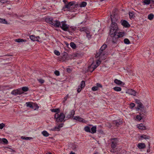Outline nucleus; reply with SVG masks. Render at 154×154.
I'll list each match as a JSON object with an SVG mask.
<instances>
[{"mask_svg":"<svg viewBox=\"0 0 154 154\" xmlns=\"http://www.w3.org/2000/svg\"><path fill=\"white\" fill-rule=\"evenodd\" d=\"M107 45L106 44H103L100 49L99 52L97 53L95 56L97 57H100L104 56L106 54L105 49L107 48Z\"/></svg>","mask_w":154,"mask_h":154,"instance_id":"1","label":"nucleus"},{"mask_svg":"<svg viewBox=\"0 0 154 154\" xmlns=\"http://www.w3.org/2000/svg\"><path fill=\"white\" fill-rule=\"evenodd\" d=\"M54 118L56 119V122H62L65 118V116L63 112H61L59 113H56L54 116Z\"/></svg>","mask_w":154,"mask_h":154,"instance_id":"2","label":"nucleus"},{"mask_svg":"<svg viewBox=\"0 0 154 154\" xmlns=\"http://www.w3.org/2000/svg\"><path fill=\"white\" fill-rule=\"evenodd\" d=\"M117 24L116 23H112L110 30L109 34L111 36L116 33L119 30Z\"/></svg>","mask_w":154,"mask_h":154,"instance_id":"3","label":"nucleus"},{"mask_svg":"<svg viewBox=\"0 0 154 154\" xmlns=\"http://www.w3.org/2000/svg\"><path fill=\"white\" fill-rule=\"evenodd\" d=\"M59 22V26H56V27H60L64 31H68L70 32V29H69V26L66 24V22L62 21L61 23Z\"/></svg>","mask_w":154,"mask_h":154,"instance_id":"4","label":"nucleus"},{"mask_svg":"<svg viewBox=\"0 0 154 154\" xmlns=\"http://www.w3.org/2000/svg\"><path fill=\"white\" fill-rule=\"evenodd\" d=\"M125 33L123 32H119V30L116 32V33H114V34L111 35V37L112 38L113 40V42L115 43L114 40V39H116L122 37L124 35Z\"/></svg>","mask_w":154,"mask_h":154,"instance_id":"5","label":"nucleus"},{"mask_svg":"<svg viewBox=\"0 0 154 154\" xmlns=\"http://www.w3.org/2000/svg\"><path fill=\"white\" fill-rule=\"evenodd\" d=\"M45 21L47 23L51 24L55 27L59 26V22L57 20H54L52 18H47L46 19Z\"/></svg>","mask_w":154,"mask_h":154,"instance_id":"6","label":"nucleus"},{"mask_svg":"<svg viewBox=\"0 0 154 154\" xmlns=\"http://www.w3.org/2000/svg\"><path fill=\"white\" fill-rule=\"evenodd\" d=\"M111 142L110 144V147H116L118 145V140L117 138L112 139L111 140Z\"/></svg>","mask_w":154,"mask_h":154,"instance_id":"7","label":"nucleus"},{"mask_svg":"<svg viewBox=\"0 0 154 154\" xmlns=\"http://www.w3.org/2000/svg\"><path fill=\"white\" fill-rule=\"evenodd\" d=\"M111 142L110 144V147H116L118 145V140L117 138L112 139L111 140Z\"/></svg>","mask_w":154,"mask_h":154,"instance_id":"8","label":"nucleus"},{"mask_svg":"<svg viewBox=\"0 0 154 154\" xmlns=\"http://www.w3.org/2000/svg\"><path fill=\"white\" fill-rule=\"evenodd\" d=\"M111 18L112 23H116V22L118 20V16L117 14H115L111 15Z\"/></svg>","mask_w":154,"mask_h":154,"instance_id":"9","label":"nucleus"},{"mask_svg":"<svg viewBox=\"0 0 154 154\" xmlns=\"http://www.w3.org/2000/svg\"><path fill=\"white\" fill-rule=\"evenodd\" d=\"M112 123L116 126L118 127L123 123V121L121 119L113 121Z\"/></svg>","mask_w":154,"mask_h":154,"instance_id":"10","label":"nucleus"},{"mask_svg":"<svg viewBox=\"0 0 154 154\" xmlns=\"http://www.w3.org/2000/svg\"><path fill=\"white\" fill-rule=\"evenodd\" d=\"M75 114V111L73 110H71L69 113L66 116V119H68L70 118H73Z\"/></svg>","mask_w":154,"mask_h":154,"instance_id":"11","label":"nucleus"},{"mask_svg":"<svg viewBox=\"0 0 154 154\" xmlns=\"http://www.w3.org/2000/svg\"><path fill=\"white\" fill-rule=\"evenodd\" d=\"M26 104L27 107H29L32 109H34V106L35 105H36V106L37 107V108H38L39 107L36 104H35V103H34L28 102L26 103Z\"/></svg>","mask_w":154,"mask_h":154,"instance_id":"12","label":"nucleus"},{"mask_svg":"<svg viewBox=\"0 0 154 154\" xmlns=\"http://www.w3.org/2000/svg\"><path fill=\"white\" fill-rule=\"evenodd\" d=\"M74 2H68L65 5L64 7H63V9H65V8L69 9L70 7L74 5Z\"/></svg>","mask_w":154,"mask_h":154,"instance_id":"13","label":"nucleus"},{"mask_svg":"<svg viewBox=\"0 0 154 154\" xmlns=\"http://www.w3.org/2000/svg\"><path fill=\"white\" fill-rule=\"evenodd\" d=\"M97 67L96 65H93L92 63L90 66L88 67V70L91 72H92Z\"/></svg>","mask_w":154,"mask_h":154,"instance_id":"14","label":"nucleus"},{"mask_svg":"<svg viewBox=\"0 0 154 154\" xmlns=\"http://www.w3.org/2000/svg\"><path fill=\"white\" fill-rule=\"evenodd\" d=\"M73 119L83 123L85 122V121L83 119L79 116H75L73 118Z\"/></svg>","mask_w":154,"mask_h":154,"instance_id":"15","label":"nucleus"},{"mask_svg":"<svg viewBox=\"0 0 154 154\" xmlns=\"http://www.w3.org/2000/svg\"><path fill=\"white\" fill-rule=\"evenodd\" d=\"M121 23L125 27H129L130 26L128 23L125 20H122Z\"/></svg>","mask_w":154,"mask_h":154,"instance_id":"16","label":"nucleus"},{"mask_svg":"<svg viewBox=\"0 0 154 154\" xmlns=\"http://www.w3.org/2000/svg\"><path fill=\"white\" fill-rule=\"evenodd\" d=\"M126 93L128 94H129L133 95L134 96L136 95V91L132 89H129L128 90V91H126Z\"/></svg>","mask_w":154,"mask_h":154,"instance_id":"17","label":"nucleus"},{"mask_svg":"<svg viewBox=\"0 0 154 154\" xmlns=\"http://www.w3.org/2000/svg\"><path fill=\"white\" fill-rule=\"evenodd\" d=\"M110 152L112 153H114L116 152V154H119V153L118 152V149L116 147H110Z\"/></svg>","mask_w":154,"mask_h":154,"instance_id":"18","label":"nucleus"},{"mask_svg":"<svg viewBox=\"0 0 154 154\" xmlns=\"http://www.w3.org/2000/svg\"><path fill=\"white\" fill-rule=\"evenodd\" d=\"M114 82L115 83L118 85H124L125 84L120 80L116 79L114 80Z\"/></svg>","mask_w":154,"mask_h":154,"instance_id":"19","label":"nucleus"},{"mask_svg":"<svg viewBox=\"0 0 154 154\" xmlns=\"http://www.w3.org/2000/svg\"><path fill=\"white\" fill-rule=\"evenodd\" d=\"M79 30L81 32H84L86 33L89 31V30L87 27H84L80 28L79 29Z\"/></svg>","mask_w":154,"mask_h":154,"instance_id":"20","label":"nucleus"},{"mask_svg":"<svg viewBox=\"0 0 154 154\" xmlns=\"http://www.w3.org/2000/svg\"><path fill=\"white\" fill-rule=\"evenodd\" d=\"M140 138H141V140H143V139H145L146 140L149 139L150 138V137L146 135L143 134L140 136Z\"/></svg>","mask_w":154,"mask_h":154,"instance_id":"21","label":"nucleus"},{"mask_svg":"<svg viewBox=\"0 0 154 154\" xmlns=\"http://www.w3.org/2000/svg\"><path fill=\"white\" fill-rule=\"evenodd\" d=\"M137 127L139 129L141 130H146V127L142 123H141L139 125H138Z\"/></svg>","mask_w":154,"mask_h":154,"instance_id":"22","label":"nucleus"},{"mask_svg":"<svg viewBox=\"0 0 154 154\" xmlns=\"http://www.w3.org/2000/svg\"><path fill=\"white\" fill-rule=\"evenodd\" d=\"M139 149H144L146 147L144 143H140L137 145Z\"/></svg>","mask_w":154,"mask_h":154,"instance_id":"23","label":"nucleus"},{"mask_svg":"<svg viewBox=\"0 0 154 154\" xmlns=\"http://www.w3.org/2000/svg\"><path fill=\"white\" fill-rule=\"evenodd\" d=\"M15 42L18 43L22 42H26V40L22 39L21 38L15 39Z\"/></svg>","mask_w":154,"mask_h":154,"instance_id":"24","label":"nucleus"},{"mask_svg":"<svg viewBox=\"0 0 154 154\" xmlns=\"http://www.w3.org/2000/svg\"><path fill=\"white\" fill-rule=\"evenodd\" d=\"M30 39L33 41H38V38H39V37H35L34 35H30Z\"/></svg>","mask_w":154,"mask_h":154,"instance_id":"25","label":"nucleus"},{"mask_svg":"<svg viewBox=\"0 0 154 154\" xmlns=\"http://www.w3.org/2000/svg\"><path fill=\"white\" fill-rule=\"evenodd\" d=\"M97 127L96 126H93L91 128V133L92 134H94L96 133Z\"/></svg>","mask_w":154,"mask_h":154,"instance_id":"26","label":"nucleus"},{"mask_svg":"<svg viewBox=\"0 0 154 154\" xmlns=\"http://www.w3.org/2000/svg\"><path fill=\"white\" fill-rule=\"evenodd\" d=\"M140 115H137L136 116V118L139 121L140 120L143 118V116L142 115L141 113L140 114Z\"/></svg>","mask_w":154,"mask_h":154,"instance_id":"27","label":"nucleus"},{"mask_svg":"<svg viewBox=\"0 0 154 154\" xmlns=\"http://www.w3.org/2000/svg\"><path fill=\"white\" fill-rule=\"evenodd\" d=\"M84 129L85 131L87 132H91L90 128L88 126H86L85 127Z\"/></svg>","mask_w":154,"mask_h":154,"instance_id":"28","label":"nucleus"},{"mask_svg":"<svg viewBox=\"0 0 154 154\" xmlns=\"http://www.w3.org/2000/svg\"><path fill=\"white\" fill-rule=\"evenodd\" d=\"M86 33V34L87 37L88 39H90L91 38L92 35L90 34L89 30Z\"/></svg>","mask_w":154,"mask_h":154,"instance_id":"29","label":"nucleus"},{"mask_svg":"<svg viewBox=\"0 0 154 154\" xmlns=\"http://www.w3.org/2000/svg\"><path fill=\"white\" fill-rule=\"evenodd\" d=\"M86 5L87 2H83L80 4V7L81 8L84 7L86 6Z\"/></svg>","mask_w":154,"mask_h":154,"instance_id":"30","label":"nucleus"},{"mask_svg":"<svg viewBox=\"0 0 154 154\" xmlns=\"http://www.w3.org/2000/svg\"><path fill=\"white\" fill-rule=\"evenodd\" d=\"M70 45L73 49L76 48V45L73 42H71L70 44Z\"/></svg>","mask_w":154,"mask_h":154,"instance_id":"31","label":"nucleus"},{"mask_svg":"<svg viewBox=\"0 0 154 154\" xmlns=\"http://www.w3.org/2000/svg\"><path fill=\"white\" fill-rule=\"evenodd\" d=\"M129 14L131 19L134 18L135 17L134 14L133 12H129Z\"/></svg>","mask_w":154,"mask_h":154,"instance_id":"32","label":"nucleus"},{"mask_svg":"<svg viewBox=\"0 0 154 154\" xmlns=\"http://www.w3.org/2000/svg\"><path fill=\"white\" fill-rule=\"evenodd\" d=\"M113 89L116 91H120L122 90V88L121 87H115L113 88Z\"/></svg>","mask_w":154,"mask_h":154,"instance_id":"33","label":"nucleus"},{"mask_svg":"<svg viewBox=\"0 0 154 154\" xmlns=\"http://www.w3.org/2000/svg\"><path fill=\"white\" fill-rule=\"evenodd\" d=\"M21 139H22L23 140H30L32 139V137H23V136H22L21 137Z\"/></svg>","mask_w":154,"mask_h":154,"instance_id":"34","label":"nucleus"},{"mask_svg":"<svg viewBox=\"0 0 154 154\" xmlns=\"http://www.w3.org/2000/svg\"><path fill=\"white\" fill-rule=\"evenodd\" d=\"M8 140L5 138H2V143H4L6 144H8Z\"/></svg>","mask_w":154,"mask_h":154,"instance_id":"35","label":"nucleus"},{"mask_svg":"<svg viewBox=\"0 0 154 154\" xmlns=\"http://www.w3.org/2000/svg\"><path fill=\"white\" fill-rule=\"evenodd\" d=\"M51 112H58V113L60 111V109L59 108L53 109H51Z\"/></svg>","mask_w":154,"mask_h":154,"instance_id":"36","label":"nucleus"},{"mask_svg":"<svg viewBox=\"0 0 154 154\" xmlns=\"http://www.w3.org/2000/svg\"><path fill=\"white\" fill-rule=\"evenodd\" d=\"M153 17L154 15L152 14H150L148 15V18L150 20H152L153 18Z\"/></svg>","mask_w":154,"mask_h":154,"instance_id":"37","label":"nucleus"},{"mask_svg":"<svg viewBox=\"0 0 154 154\" xmlns=\"http://www.w3.org/2000/svg\"><path fill=\"white\" fill-rule=\"evenodd\" d=\"M42 133L43 135L45 137H47L49 135V134L46 131H44Z\"/></svg>","mask_w":154,"mask_h":154,"instance_id":"38","label":"nucleus"},{"mask_svg":"<svg viewBox=\"0 0 154 154\" xmlns=\"http://www.w3.org/2000/svg\"><path fill=\"white\" fill-rule=\"evenodd\" d=\"M60 130V129L59 128V127L58 126H56L54 128H52L51 129V130L52 131H59Z\"/></svg>","mask_w":154,"mask_h":154,"instance_id":"39","label":"nucleus"},{"mask_svg":"<svg viewBox=\"0 0 154 154\" xmlns=\"http://www.w3.org/2000/svg\"><path fill=\"white\" fill-rule=\"evenodd\" d=\"M22 90L23 92V91L26 92V91H28L29 90V89L27 87H23L22 88Z\"/></svg>","mask_w":154,"mask_h":154,"instance_id":"40","label":"nucleus"},{"mask_svg":"<svg viewBox=\"0 0 154 154\" xmlns=\"http://www.w3.org/2000/svg\"><path fill=\"white\" fill-rule=\"evenodd\" d=\"M17 92L18 91L17 89L11 92V94L13 95H16L18 94V93Z\"/></svg>","mask_w":154,"mask_h":154,"instance_id":"41","label":"nucleus"},{"mask_svg":"<svg viewBox=\"0 0 154 154\" xmlns=\"http://www.w3.org/2000/svg\"><path fill=\"white\" fill-rule=\"evenodd\" d=\"M0 23L4 24H7V22L5 19L0 18Z\"/></svg>","mask_w":154,"mask_h":154,"instance_id":"42","label":"nucleus"},{"mask_svg":"<svg viewBox=\"0 0 154 154\" xmlns=\"http://www.w3.org/2000/svg\"><path fill=\"white\" fill-rule=\"evenodd\" d=\"M143 3L145 5H149L150 3V0H144Z\"/></svg>","mask_w":154,"mask_h":154,"instance_id":"43","label":"nucleus"},{"mask_svg":"<svg viewBox=\"0 0 154 154\" xmlns=\"http://www.w3.org/2000/svg\"><path fill=\"white\" fill-rule=\"evenodd\" d=\"M124 42L125 44H129L130 43L129 40L128 38L125 39L124 40Z\"/></svg>","mask_w":154,"mask_h":154,"instance_id":"44","label":"nucleus"},{"mask_svg":"<svg viewBox=\"0 0 154 154\" xmlns=\"http://www.w3.org/2000/svg\"><path fill=\"white\" fill-rule=\"evenodd\" d=\"M80 86H81L83 88H84L85 86V82L84 81H82L81 82Z\"/></svg>","mask_w":154,"mask_h":154,"instance_id":"45","label":"nucleus"},{"mask_svg":"<svg viewBox=\"0 0 154 154\" xmlns=\"http://www.w3.org/2000/svg\"><path fill=\"white\" fill-rule=\"evenodd\" d=\"M137 106L139 107L138 108L139 109H140V108H143L144 107L143 104L141 102L140 103L138 104Z\"/></svg>","mask_w":154,"mask_h":154,"instance_id":"46","label":"nucleus"},{"mask_svg":"<svg viewBox=\"0 0 154 154\" xmlns=\"http://www.w3.org/2000/svg\"><path fill=\"white\" fill-rule=\"evenodd\" d=\"M17 90L18 91V94H23V92L22 89H17Z\"/></svg>","mask_w":154,"mask_h":154,"instance_id":"47","label":"nucleus"},{"mask_svg":"<svg viewBox=\"0 0 154 154\" xmlns=\"http://www.w3.org/2000/svg\"><path fill=\"white\" fill-rule=\"evenodd\" d=\"M83 88L82 87L80 86H79L78 87V89H77V92L78 93H79L81 91L82 89Z\"/></svg>","mask_w":154,"mask_h":154,"instance_id":"48","label":"nucleus"},{"mask_svg":"<svg viewBox=\"0 0 154 154\" xmlns=\"http://www.w3.org/2000/svg\"><path fill=\"white\" fill-rule=\"evenodd\" d=\"M37 80L41 84L45 82L44 80L42 79H38Z\"/></svg>","mask_w":154,"mask_h":154,"instance_id":"49","label":"nucleus"},{"mask_svg":"<svg viewBox=\"0 0 154 154\" xmlns=\"http://www.w3.org/2000/svg\"><path fill=\"white\" fill-rule=\"evenodd\" d=\"M91 89H92V90L93 91H97L98 89V87H97L96 86H94Z\"/></svg>","mask_w":154,"mask_h":154,"instance_id":"50","label":"nucleus"},{"mask_svg":"<svg viewBox=\"0 0 154 154\" xmlns=\"http://www.w3.org/2000/svg\"><path fill=\"white\" fill-rule=\"evenodd\" d=\"M70 30V29L72 30L73 31H74L76 30V27H74L73 26H71L70 27V28L69 29Z\"/></svg>","mask_w":154,"mask_h":154,"instance_id":"51","label":"nucleus"},{"mask_svg":"<svg viewBox=\"0 0 154 154\" xmlns=\"http://www.w3.org/2000/svg\"><path fill=\"white\" fill-rule=\"evenodd\" d=\"M54 54L57 55L59 56L60 55V53L57 51L55 50L54 51Z\"/></svg>","mask_w":154,"mask_h":154,"instance_id":"52","label":"nucleus"},{"mask_svg":"<svg viewBox=\"0 0 154 154\" xmlns=\"http://www.w3.org/2000/svg\"><path fill=\"white\" fill-rule=\"evenodd\" d=\"M5 126V124L3 123L0 124V129H2Z\"/></svg>","mask_w":154,"mask_h":154,"instance_id":"53","label":"nucleus"},{"mask_svg":"<svg viewBox=\"0 0 154 154\" xmlns=\"http://www.w3.org/2000/svg\"><path fill=\"white\" fill-rule=\"evenodd\" d=\"M54 73L57 76H59L60 75V72L57 70H56Z\"/></svg>","mask_w":154,"mask_h":154,"instance_id":"54","label":"nucleus"},{"mask_svg":"<svg viewBox=\"0 0 154 154\" xmlns=\"http://www.w3.org/2000/svg\"><path fill=\"white\" fill-rule=\"evenodd\" d=\"M135 106V104L134 103H132L130 104V108L131 109L133 108Z\"/></svg>","mask_w":154,"mask_h":154,"instance_id":"55","label":"nucleus"},{"mask_svg":"<svg viewBox=\"0 0 154 154\" xmlns=\"http://www.w3.org/2000/svg\"><path fill=\"white\" fill-rule=\"evenodd\" d=\"M96 86L97 87H98V88H102V86L101 85L98 83H97Z\"/></svg>","mask_w":154,"mask_h":154,"instance_id":"56","label":"nucleus"},{"mask_svg":"<svg viewBox=\"0 0 154 154\" xmlns=\"http://www.w3.org/2000/svg\"><path fill=\"white\" fill-rule=\"evenodd\" d=\"M135 102L138 104H139L140 103H141L140 100L137 99H135Z\"/></svg>","mask_w":154,"mask_h":154,"instance_id":"57","label":"nucleus"},{"mask_svg":"<svg viewBox=\"0 0 154 154\" xmlns=\"http://www.w3.org/2000/svg\"><path fill=\"white\" fill-rule=\"evenodd\" d=\"M101 63V62L99 60H98L96 62L97 66H98Z\"/></svg>","mask_w":154,"mask_h":154,"instance_id":"58","label":"nucleus"},{"mask_svg":"<svg viewBox=\"0 0 154 154\" xmlns=\"http://www.w3.org/2000/svg\"><path fill=\"white\" fill-rule=\"evenodd\" d=\"M0 2L2 3H5L7 2V0H0Z\"/></svg>","mask_w":154,"mask_h":154,"instance_id":"59","label":"nucleus"},{"mask_svg":"<svg viewBox=\"0 0 154 154\" xmlns=\"http://www.w3.org/2000/svg\"><path fill=\"white\" fill-rule=\"evenodd\" d=\"M63 124L61 123V124H59L58 125V126L59 127V128L60 129V128L62 127L63 126Z\"/></svg>","mask_w":154,"mask_h":154,"instance_id":"60","label":"nucleus"},{"mask_svg":"<svg viewBox=\"0 0 154 154\" xmlns=\"http://www.w3.org/2000/svg\"><path fill=\"white\" fill-rule=\"evenodd\" d=\"M63 2L64 3L65 5L66 4L68 3L67 0H63Z\"/></svg>","mask_w":154,"mask_h":154,"instance_id":"61","label":"nucleus"},{"mask_svg":"<svg viewBox=\"0 0 154 154\" xmlns=\"http://www.w3.org/2000/svg\"><path fill=\"white\" fill-rule=\"evenodd\" d=\"M68 94H67V95H66V97L64 98V100H65V101H66V100H67V98H68Z\"/></svg>","mask_w":154,"mask_h":154,"instance_id":"62","label":"nucleus"},{"mask_svg":"<svg viewBox=\"0 0 154 154\" xmlns=\"http://www.w3.org/2000/svg\"><path fill=\"white\" fill-rule=\"evenodd\" d=\"M67 71L68 72H70L71 71L70 69L69 68H67Z\"/></svg>","mask_w":154,"mask_h":154,"instance_id":"63","label":"nucleus"},{"mask_svg":"<svg viewBox=\"0 0 154 154\" xmlns=\"http://www.w3.org/2000/svg\"><path fill=\"white\" fill-rule=\"evenodd\" d=\"M69 154H76L75 152H71Z\"/></svg>","mask_w":154,"mask_h":154,"instance_id":"64","label":"nucleus"}]
</instances>
